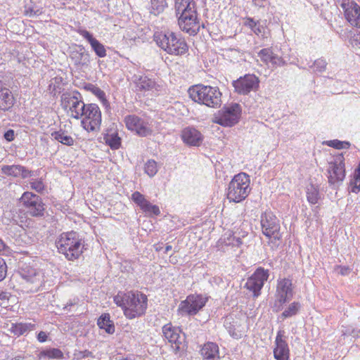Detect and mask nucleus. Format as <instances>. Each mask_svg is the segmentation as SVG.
<instances>
[{"instance_id":"f257e3e1","label":"nucleus","mask_w":360,"mask_h":360,"mask_svg":"<svg viewBox=\"0 0 360 360\" xmlns=\"http://www.w3.org/2000/svg\"><path fill=\"white\" fill-rule=\"evenodd\" d=\"M114 302L122 307L124 314L129 319L143 315L148 305L146 295L138 291L119 292L114 297Z\"/></svg>"},{"instance_id":"f03ea898","label":"nucleus","mask_w":360,"mask_h":360,"mask_svg":"<svg viewBox=\"0 0 360 360\" xmlns=\"http://www.w3.org/2000/svg\"><path fill=\"white\" fill-rule=\"evenodd\" d=\"M154 40L160 48L170 55L181 56L188 50L185 39L172 32H156Z\"/></svg>"},{"instance_id":"7ed1b4c3","label":"nucleus","mask_w":360,"mask_h":360,"mask_svg":"<svg viewBox=\"0 0 360 360\" xmlns=\"http://www.w3.org/2000/svg\"><path fill=\"white\" fill-rule=\"evenodd\" d=\"M188 94L193 101L210 108H218L222 103L221 93L217 87L196 85L188 89Z\"/></svg>"},{"instance_id":"20e7f679","label":"nucleus","mask_w":360,"mask_h":360,"mask_svg":"<svg viewBox=\"0 0 360 360\" xmlns=\"http://www.w3.org/2000/svg\"><path fill=\"white\" fill-rule=\"evenodd\" d=\"M56 243L59 252L63 254L68 260L77 259L83 252L82 239L74 231L62 233Z\"/></svg>"},{"instance_id":"39448f33","label":"nucleus","mask_w":360,"mask_h":360,"mask_svg":"<svg viewBox=\"0 0 360 360\" xmlns=\"http://www.w3.org/2000/svg\"><path fill=\"white\" fill-rule=\"evenodd\" d=\"M250 177L245 173L241 172L235 175L229 185L228 199L235 202L245 200L250 191Z\"/></svg>"},{"instance_id":"423d86ee","label":"nucleus","mask_w":360,"mask_h":360,"mask_svg":"<svg viewBox=\"0 0 360 360\" xmlns=\"http://www.w3.org/2000/svg\"><path fill=\"white\" fill-rule=\"evenodd\" d=\"M61 105L71 117L79 120L82 117V112L86 104L84 103L82 96L78 91H73L62 94Z\"/></svg>"},{"instance_id":"0eeeda50","label":"nucleus","mask_w":360,"mask_h":360,"mask_svg":"<svg viewBox=\"0 0 360 360\" xmlns=\"http://www.w3.org/2000/svg\"><path fill=\"white\" fill-rule=\"evenodd\" d=\"M241 107L238 103L224 106L214 115L212 122L221 126L231 127L236 124L241 115Z\"/></svg>"},{"instance_id":"6e6552de","label":"nucleus","mask_w":360,"mask_h":360,"mask_svg":"<svg viewBox=\"0 0 360 360\" xmlns=\"http://www.w3.org/2000/svg\"><path fill=\"white\" fill-rule=\"evenodd\" d=\"M81 122L83 128L88 132L98 131L101 124V112L95 103L86 104L82 112Z\"/></svg>"},{"instance_id":"1a4fd4ad","label":"nucleus","mask_w":360,"mask_h":360,"mask_svg":"<svg viewBox=\"0 0 360 360\" xmlns=\"http://www.w3.org/2000/svg\"><path fill=\"white\" fill-rule=\"evenodd\" d=\"M21 278L20 281L22 290L26 292H37L42 285V274L30 266L22 268L19 272Z\"/></svg>"},{"instance_id":"9d476101","label":"nucleus","mask_w":360,"mask_h":360,"mask_svg":"<svg viewBox=\"0 0 360 360\" xmlns=\"http://www.w3.org/2000/svg\"><path fill=\"white\" fill-rule=\"evenodd\" d=\"M275 297L276 300L272 308L274 311L278 312L283 309V304L293 297L292 283L290 279L278 280Z\"/></svg>"},{"instance_id":"9b49d317","label":"nucleus","mask_w":360,"mask_h":360,"mask_svg":"<svg viewBox=\"0 0 360 360\" xmlns=\"http://www.w3.org/2000/svg\"><path fill=\"white\" fill-rule=\"evenodd\" d=\"M179 15L178 23L180 29L190 35L196 34L200 25L198 22L195 9H188L185 12L180 13Z\"/></svg>"},{"instance_id":"f8f14e48","label":"nucleus","mask_w":360,"mask_h":360,"mask_svg":"<svg viewBox=\"0 0 360 360\" xmlns=\"http://www.w3.org/2000/svg\"><path fill=\"white\" fill-rule=\"evenodd\" d=\"M20 200L26 207L27 212L32 217H41L44 215V205L39 195L31 192H25Z\"/></svg>"},{"instance_id":"ddd939ff","label":"nucleus","mask_w":360,"mask_h":360,"mask_svg":"<svg viewBox=\"0 0 360 360\" xmlns=\"http://www.w3.org/2000/svg\"><path fill=\"white\" fill-rule=\"evenodd\" d=\"M207 297L199 295H191L182 301L179 307V311L181 314L195 315L207 302Z\"/></svg>"},{"instance_id":"4468645a","label":"nucleus","mask_w":360,"mask_h":360,"mask_svg":"<svg viewBox=\"0 0 360 360\" xmlns=\"http://www.w3.org/2000/svg\"><path fill=\"white\" fill-rule=\"evenodd\" d=\"M345 19L352 26L360 27V6L354 0H339Z\"/></svg>"},{"instance_id":"2eb2a0df","label":"nucleus","mask_w":360,"mask_h":360,"mask_svg":"<svg viewBox=\"0 0 360 360\" xmlns=\"http://www.w3.org/2000/svg\"><path fill=\"white\" fill-rule=\"evenodd\" d=\"M269 276L268 270H265L263 268H258L255 273L248 278L245 287L252 292L254 297H258Z\"/></svg>"},{"instance_id":"dca6fc26","label":"nucleus","mask_w":360,"mask_h":360,"mask_svg":"<svg viewBox=\"0 0 360 360\" xmlns=\"http://www.w3.org/2000/svg\"><path fill=\"white\" fill-rule=\"evenodd\" d=\"M132 79L136 87L139 91H148L158 94L165 90L162 82H157L148 76L134 75Z\"/></svg>"},{"instance_id":"f3484780","label":"nucleus","mask_w":360,"mask_h":360,"mask_svg":"<svg viewBox=\"0 0 360 360\" xmlns=\"http://www.w3.org/2000/svg\"><path fill=\"white\" fill-rule=\"evenodd\" d=\"M262 233L268 238H279L280 224L276 217L270 212H266L261 216Z\"/></svg>"},{"instance_id":"a211bd4d","label":"nucleus","mask_w":360,"mask_h":360,"mask_svg":"<svg viewBox=\"0 0 360 360\" xmlns=\"http://www.w3.org/2000/svg\"><path fill=\"white\" fill-rule=\"evenodd\" d=\"M259 80L255 75H245L233 82L236 92L247 95L252 91H257L259 88Z\"/></svg>"},{"instance_id":"6ab92c4d","label":"nucleus","mask_w":360,"mask_h":360,"mask_svg":"<svg viewBox=\"0 0 360 360\" xmlns=\"http://www.w3.org/2000/svg\"><path fill=\"white\" fill-rule=\"evenodd\" d=\"M162 333L165 339L172 344L174 350L177 352L184 347L185 336L181 334L179 328L168 323L162 327Z\"/></svg>"},{"instance_id":"aec40b11","label":"nucleus","mask_w":360,"mask_h":360,"mask_svg":"<svg viewBox=\"0 0 360 360\" xmlns=\"http://www.w3.org/2000/svg\"><path fill=\"white\" fill-rule=\"evenodd\" d=\"M125 124L129 130L136 132L140 136H147L152 134L153 129L148 122L136 115H128L124 118Z\"/></svg>"},{"instance_id":"412c9836","label":"nucleus","mask_w":360,"mask_h":360,"mask_svg":"<svg viewBox=\"0 0 360 360\" xmlns=\"http://www.w3.org/2000/svg\"><path fill=\"white\" fill-rule=\"evenodd\" d=\"M328 173L330 184L335 185L344 180L345 170L342 156L337 157L333 162L329 163Z\"/></svg>"},{"instance_id":"4be33fe9","label":"nucleus","mask_w":360,"mask_h":360,"mask_svg":"<svg viewBox=\"0 0 360 360\" xmlns=\"http://www.w3.org/2000/svg\"><path fill=\"white\" fill-rule=\"evenodd\" d=\"M243 23L245 26L250 29L259 38L265 39L270 37V30L266 25V20H255L252 18H246Z\"/></svg>"},{"instance_id":"5701e85b","label":"nucleus","mask_w":360,"mask_h":360,"mask_svg":"<svg viewBox=\"0 0 360 360\" xmlns=\"http://www.w3.org/2000/svg\"><path fill=\"white\" fill-rule=\"evenodd\" d=\"M131 199L138 206L140 207L143 212L149 216H158L160 214L159 207L155 205H152L140 192L135 191L131 195Z\"/></svg>"},{"instance_id":"b1692460","label":"nucleus","mask_w":360,"mask_h":360,"mask_svg":"<svg viewBox=\"0 0 360 360\" xmlns=\"http://www.w3.org/2000/svg\"><path fill=\"white\" fill-rule=\"evenodd\" d=\"M258 56L267 65L271 64L272 67H278L285 65V62L282 57L274 53L271 48L262 49L258 53Z\"/></svg>"},{"instance_id":"393cba45","label":"nucleus","mask_w":360,"mask_h":360,"mask_svg":"<svg viewBox=\"0 0 360 360\" xmlns=\"http://www.w3.org/2000/svg\"><path fill=\"white\" fill-rule=\"evenodd\" d=\"M1 173L13 177L26 179L34 176V172L27 169L20 165H3L1 167Z\"/></svg>"},{"instance_id":"a878e982","label":"nucleus","mask_w":360,"mask_h":360,"mask_svg":"<svg viewBox=\"0 0 360 360\" xmlns=\"http://www.w3.org/2000/svg\"><path fill=\"white\" fill-rule=\"evenodd\" d=\"M283 332L278 331L276 338L274 356L276 360H289L290 351L288 343L283 339Z\"/></svg>"},{"instance_id":"bb28decb","label":"nucleus","mask_w":360,"mask_h":360,"mask_svg":"<svg viewBox=\"0 0 360 360\" xmlns=\"http://www.w3.org/2000/svg\"><path fill=\"white\" fill-rule=\"evenodd\" d=\"M181 138L184 142L188 145L199 146L203 139L201 133L193 127H186L181 132Z\"/></svg>"},{"instance_id":"cd10ccee","label":"nucleus","mask_w":360,"mask_h":360,"mask_svg":"<svg viewBox=\"0 0 360 360\" xmlns=\"http://www.w3.org/2000/svg\"><path fill=\"white\" fill-rule=\"evenodd\" d=\"M14 101V96L11 91L0 82V110H8L13 107Z\"/></svg>"},{"instance_id":"c85d7f7f","label":"nucleus","mask_w":360,"mask_h":360,"mask_svg":"<svg viewBox=\"0 0 360 360\" xmlns=\"http://www.w3.org/2000/svg\"><path fill=\"white\" fill-rule=\"evenodd\" d=\"M79 33L90 44L91 49L94 50L95 53L100 58H104L106 56V50L105 46L98 41L93 35L85 30H81Z\"/></svg>"},{"instance_id":"c756f323","label":"nucleus","mask_w":360,"mask_h":360,"mask_svg":"<svg viewBox=\"0 0 360 360\" xmlns=\"http://www.w3.org/2000/svg\"><path fill=\"white\" fill-rule=\"evenodd\" d=\"M201 355L207 360H217L219 359L218 346L213 342H207L201 349Z\"/></svg>"},{"instance_id":"7c9ffc66","label":"nucleus","mask_w":360,"mask_h":360,"mask_svg":"<svg viewBox=\"0 0 360 360\" xmlns=\"http://www.w3.org/2000/svg\"><path fill=\"white\" fill-rule=\"evenodd\" d=\"M37 0H25V14L29 17L38 16L41 14V8L37 5Z\"/></svg>"},{"instance_id":"2f4dec72","label":"nucleus","mask_w":360,"mask_h":360,"mask_svg":"<svg viewBox=\"0 0 360 360\" xmlns=\"http://www.w3.org/2000/svg\"><path fill=\"white\" fill-rule=\"evenodd\" d=\"M97 324L101 329H104L108 333L112 334L115 332V326L112 321L110 320V316L104 314L98 319Z\"/></svg>"},{"instance_id":"473e14b6","label":"nucleus","mask_w":360,"mask_h":360,"mask_svg":"<svg viewBox=\"0 0 360 360\" xmlns=\"http://www.w3.org/2000/svg\"><path fill=\"white\" fill-rule=\"evenodd\" d=\"M34 328V325L30 323H18L12 324L11 331L14 335L19 336L32 330Z\"/></svg>"},{"instance_id":"72a5a7b5","label":"nucleus","mask_w":360,"mask_h":360,"mask_svg":"<svg viewBox=\"0 0 360 360\" xmlns=\"http://www.w3.org/2000/svg\"><path fill=\"white\" fill-rule=\"evenodd\" d=\"M307 198L309 203L315 205L318 203L320 199L319 187L314 184H310L306 189Z\"/></svg>"},{"instance_id":"f704fd0d","label":"nucleus","mask_w":360,"mask_h":360,"mask_svg":"<svg viewBox=\"0 0 360 360\" xmlns=\"http://www.w3.org/2000/svg\"><path fill=\"white\" fill-rule=\"evenodd\" d=\"M51 137L58 142L66 145V146H72L74 143V140L72 136L68 135L63 131H58L51 133Z\"/></svg>"},{"instance_id":"c9c22d12","label":"nucleus","mask_w":360,"mask_h":360,"mask_svg":"<svg viewBox=\"0 0 360 360\" xmlns=\"http://www.w3.org/2000/svg\"><path fill=\"white\" fill-rule=\"evenodd\" d=\"M301 304L299 302H293L281 314V319L283 320L295 316L300 311Z\"/></svg>"},{"instance_id":"e433bc0d","label":"nucleus","mask_w":360,"mask_h":360,"mask_svg":"<svg viewBox=\"0 0 360 360\" xmlns=\"http://www.w3.org/2000/svg\"><path fill=\"white\" fill-rule=\"evenodd\" d=\"M175 8L176 14L179 15L188 9H194L195 3L193 0H175Z\"/></svg>"},{"instance_id":"4c0bfd02","label":"nucleus","mask_w":360,"mask_h":360,"mask_svg":"<svg viewBox=\"0 0 360 360\" xmlns=\"http://www.w3.org/2000/svg\"><path fill=\"white\" fill-rule=\"evenodd\" d=\"M167 7V0H151V9L155 15L162 13Z\"/></svg>"},{"instance_id":"58836bf2","label":"nucleus","mask_w":360,"mask_h":360,"mask_svg":"<svg viewBox=\"0 0 360 360\" xmlns=\"http://www.w3.org/2000/svg\"><path fill=\"white\" fill-rule=\"evenodd\" d=\"M224 325L228 330L229 334L233 337H238V335L236 332L237 322H235L232 316H226Z\"/></svg>"},{"instance_id":"ea45409f","label":"nucleus","mask_w":360,"mask_h":360,"mask_svg":"<svg viewBox=\"0 0 360 360\" xmlns=\"http://www.w3.org/2000/svg\"><path fill=\"white\" fill-rule=\"evenodd\" d=\"M145 172L149 176H153L158 172L157 162L153 160H149L145 164Z\"/></svg>"},{"instance_id":"a19ab883","label":"nucleus","mask_w":360,"mask_h":360,"mask_svg":"<svg viewBox=\"0 0 360 360\" xmlns=\"http://www.w3.org/2000/svg\"><path fill=\"white\" fill-rule=\"evenodd\" d=\"M327 63L325 60L319 58L316 60L310 68L314 72H323L326 70Z\"/></svg>"},{"instance_id":"79ce46f5","label":"nucleus","mask_w":360,"mask_h":360,"mask_svg":"<svg viewBox=\"0 0 360 360\" xmlns=\"http://www.w3.org/2000/svg\"><path fill=\"white\" fill-rule=\"evenodd\" d=\"M85 89H87L88 91H91L100 100L105 101V93L100 88H98L91 84H89L85 86Z\"/></svg>"},{"instance_id":"37998d69","label":"nucleus","mask_w":360,"mask_h":360,"mask_svg":"<svg viewBox=\"0 0 360 360\" xmlns=\"http://www.w3.org/2000/svg\"><path fill=\"white\" fill-rule=\"evenodd\" d=\"M106 142L112 149L119 148L121 144V140L116 134L108 136L106 139Z\"/></svg>"},{"instance_id":"c03bdc74","label":"nucleus","mask_w":360,"mask_h":360,"mask_svg":"<svg viewBox=\"0 0 360 360\" xmlns=\"http://www.w3.org/2000/svg\"><path fill=\"white\" fill-rule=\"evenodd\" d=\"M327 145L328 146L337 148V149H342V148H348L350 146L349 142L347 141H340L338 140H332L327 141Z\"/></svg>"},{"instance_id":"a18cd8bd","label":"nucleus","mask_w":360,"mask_h":360,"mask_svg":"<svg viewBox=\"0 0 360 360\" xmlns=\"http://www.w3.org/2000/svg\"><path fill=\"white\" fill-rule=\"evenodd\" d=\"M31 188L37 192H41L44 189V184L41 179H32L30 181Z\"/></svg>"},{"instance_id":"49530a36","label":"nucleus","mask_w":360,"mask_h":360,"mask_svg":"<svg viewBox=\"0 0 360 360\" xmlns=\"http://www.w3.org/2000/svg\"><path fill=\"white\" fill-rule=\"evenodd\" d=\"M89 55L87 53H85L84 52L82 53H76L75 56H72V58L75 59V62L76 64L79 65H84L86 63V59L88 58Z\"/></svg>"},{"instance_id":"de8ad7c7","label":"nucleus","mask_w":360,"mask_h":360,"mask_svg":"<svg viewBox=\"0 0 360 360\" xmlns=\"http://www.w3.org/2000/svg\"><path fill=\"white\" fill-rule=\"evenodd\" d=\"M45 355L49 358L60 359L63 357V354L59 349H51L46 350Z\"/></svg>"},{"instance_id":"09e8293b","label":"nucleus","mask_w":360,"mask_h":360,"mask_svg":"<svg viewBox=\"0 0 360 360\" xmlns=\"http://www.w3.org/2000/svg\"><path fill=\"white\" fill-rule=\"evenodd\" d=\"M7 266L4 259L0 257V281L5 278Z\"/></svg>"},{"instance_id":"8fccbe9b","label":"nucleus","mask_w":360,"mask_h":360,"mask_svg":"<svg viewBox=\"0 0 360 360\" xmlns=\"http://www.w3.org/2000/svg\"><path fill=\"white\" fill-rule=\"evenodd\" d=\"M351 191L357 193L360 191V179L354 178L351 182Z\"/></svg>"},{"instance_id":"3c124183","label":"nucleus","mask_w":360,"mask_h":360,"mask_svg":"<svg viewBox=\"0 0 360 360\" xmlns=\"http://www.w3.org/2000/svg\"><path fill=\"white\" fill-rule=\"evenodd\" d=\"M335 270L338 272V274L342 276L348 275L350 273V269L348 266H337Z\"/></svg>"},{"instance_id":"603ef678","label":"nucleus","mask_w":360,"mask_h":360,"mask_svg":"<svg viewBox=\"0 0 360 360\" xmlns=\"http://www.w3.org/2000/svg\"><path fill=\"white\" fill-rule=\"evenodd\" d=\"M350 41L353 47L360 49V33L354 34Z\"/></svg>"},{"instance_id":"864d4df0","label":"nucleus","mask_w":360,"mask_h":360,"mask_svg":"<svg viewBox=\"0 0 360 360\" xmlns=\"http://www.w3.org/2000/svg\"><path fill=\"white\" fill-rule=\"evenodd\" d=\"M15 136V131L13 129H8L4 134V139L9 142L14 140Z\"/></svg>"},{"instance_id":"5fc2aeb1","label":"nucleus","mask_w":360,"mask_h":360,"mask_svg":"<svg viewBox=\"0 0 360 360\" xmlns=\"http://www.w3.org/2000/svg\"><path fill=\"white\" fill-rule=\"evenodd\" d=\"M46 338H47V335H46V333L45 332H43V331H41L38 335H37V340L41 342H44L46 340Z\"/></svg>"},{"instance_id":"6e6d98bb","label":"nucleus","mask_w":360,"mask_h":360,"mask_svg":"<svg viewBox=\"0 0 360 360\" xmlns=\"http://www.w3.org/2000/svg\"><path fill=\"white\" fill-rule=\"evenodd\" d=\"M342 335H353V336L358 335V331L355 329H352V331H350L349 330H342Z\"/></svg>"},{"instance_id":"4d7b16f0","label":"nucleus","mask_w":360,"mask_h":360,"mask_svg":"<svg viewBox=\"0 0 360 360\" xmlns=\"http://www.w3.org/2000/svg\"><path fill=\"white\" fill-rule=\"evenodd\" d=\"M9 293L7 292H4L0 290V300H8Z\"/></svg>"},{"instance_id":"13d9d810","label":"nucleus","mask_w":360,"mask_h":360,"mask_svg":"<svg viewBox=\"0 0 360 360\" xmlns=\"http://www.w3.org/2000/svg\"><path fill=\"white\" fill-rule=\"evenodd\" d=\"M79 354L82 358L92 356V352L90 351H88V350H84L83 352H81L79 353Z\"/></svg>"},{"instance_id":"bf43d9fd","label":"nucleus","mask_w":360,"mask_h":360,"mask_svg":"<svg viewBox=\"0 0 360 360\" xmlns=\"http://www.w3.org/2000/svg\"><path fill=\"white\" fill-rule=\"evenodd\" d=\"M267 0H252L253 4L259 7L264 6V3L266 2Z\"/></svg>"},{"instance_id":"052dcab7","label":"nucleus","mask_w":360,"mask_h":360,"mask_svg":"<svg viewBox=\"0 0 360 360\" xmlns=\"http://www.w3.org/2000/svg\"><path fill=\"white\" fill-rule=\"evenodd\" d=\"M354 178L356 179H360V163L359 164L357 168L354 171Z\"/></svg>"},{"instance_id":"680f3d73","label":"nucleus","mask_w":360,"mask_h":360,"mask_svg":"<svg viewBox=\"0 0 360 360\" xmlns=\"http://www.w3.org/2000/svg\"><path fill=\"white\" fill-rule=\"evenodd\" d=\"M5 245L2 240L0 238V252L4 249Z\"/></svg>"},{"instance_id":"e2e57ef3","label":"nucleus","mask_w":360,"mask_h":360,"mask_svg":"<svg viewBox=\"0 0 360 360\" xmlns=\"http://www.w3.org/2000/svg\"><path fill=\"white\" fill-rule=\"evenodd\" d=\"M172 245H167L165 247V253H167L169 251H170V250H172Z\"/></svg>"},{"instance_id":"0e129e2a","label":"nucleus","mask_w":360,"mask_h":360,"mask_svg":"<svg viewBox=\"0 0 360 360\" xmlns=\"http://www.w3.org/2000/svg\"><path fill=\"white\" fill-rule=\"evenodd\" d=\"M12 360H28L27 359L22 356H17L13 359Z\"/></svg>"},{"instance_id":"69168bd1","label":"nucleus","mask_w":360,"mask_h":360,"mask_svg":"<svg viewBox=\"0 0 360 360\" xmlns=\"http://www.w3.org/2000/svg\"><path fill=\"white\" fill-rule=\"evenodd\" d=\"M241 243H242V241H241L240 238H238L236 239V245H240Z\"/></svg>"}]
</instances>
